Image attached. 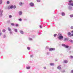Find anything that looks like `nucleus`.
Instances as JSON below:
<instances>
[{
  "label": "nucleus",
  "instance_id": "obj_1",
  "mask_svg": "<svg viewBox=\"0 0 73 73\" xmlns=\"http://www.w3.org/2000/svg\"><path fill=\"white\" fill-rule=\"evenodd\" d=\"M58 38L59 40H63L64 36L62 35V34L59 33L58 34Z\"/></svg>",
  "mask_w": 73,
  "mask_h": 73
},
{
  "label": "nucleus",
  "instance_id": "obj_2",
  "mask_svg": "<svg viewBox=\"0 0 73 73\" xmlns=\"http://www.w3.org/2000/svg\"><path fill=\"white\" fill-rule=\"evenodd\" d=\"M69 3H68V5H70V6H72V7H73V1L72 0H70L69 1H68Z\"/></svg>",
  "mask_w": 73,
  "mask_h": 73
},
{
  "label": "nucleus",
  "instance_id": "obj_3",
  "mask_svg": "<svg viewBox=\"0 0 73 73\" xmlns=\"http://www.w3.org/2000/svg\"><path fill=\"white\" fill-rule=\"evenodd\" d=\"M56 50V48H49V51L50 52V51H54Z\"/></svg>",
  "mask_w": 73,
  "mask_h": 73
},
{
  "label": "nucleus",
  "instance_id": "obj_4",
  "mask_svg": "<svg viewBox=\"0 0 73 73\" xmlns=\"http://www.w3.org/2000/svg\"><path fill=\"white\" fill-rule=\"evenodd\" d=\"M29 5L31 7H33L34 5L35 4H34L32 2H31L29 3Z\"/></svg>",
  "mask_w": 73,
  "mask_h": 73
},
{
  "label": "nucleus",
  "instance_id": "obj_5",
  "mask_svg": "<svg viewBox=\"0 0 73 73\" xmlns=\"http://www.w3.org/2000/svg\"><path fill=\"white\" fill-rule=\"evenodd\" d=\"M68 9L69 11H72V7L70 6H69L68 7Z\"/></svg>",
  "mask_w": 73,
  "mask_h": 73
},
{
  "label": "nucleus",
  "instance_id": "obj_6",
  "mask_svg": "<svg viewBox=\"0 0 73 73\" xmlns=\"http://www.w3.org/2000/svg\"><path fill=\"white\" fill-rule=\"evenodd\" d=\"M63 62L64 63V64H67V63L68 62V61L66 60H64Z\"/></svg>",
  "mask_w": 73,
  "mask_h": 73
},
{
  "label": "nucleus",
  "instance_id": "obj_7",
  "mask_svg": "<svg viewBox=\"0 0 73 73\" xmlns=\"http://www.w3.org/2000/svg\"><path fill=\"white\" fill-rule=\"evenodd\" d=\"M61 15L62 16H65V13L64 12H62L61 13Z\"/></svg>",
  "mask_w": 73,
  "mask_h": 73
},
{
  "label": "nucleus",
  "instance_id": "obj_8",
  "mask_svg": "<svg viewBox=\"0 0 73 73\" xmlns=\"http://www.w3.org/2000/svg\"><path fill=\"white\" fill-rule=\"evenodd\" d=\"M19 32L22 35H23V34H24V31L22 30H20Z\"/></svg>",
  "mask_w": 73,
  "mask_h": 73
},
{
  "label": "nucleus",
  "instance_id": "obj_9",
  "mask_svg": "<svg viewBox=\"0 0 73 73\" xmlns=\"http://www.w3.org/2000/svg\"><path fill=\"white\" fill-rule=\"evenodd\" d=\"M22 13H23V12L21 11H20L19 12V14L20 16L22 15Z\"/></svg>",
  "mask_w": 73,
  "mask_h": 73
},
{
  "label": "nucleus",
  "instance_id": "obj_10",
  "mask_svg": "<svg viewBox=\"0 0 73 73\" xmlns=\"http://www.w3.org/2000/svg\"><path fill=\"white\" fill-rule=\"evenodd\" d=\"M19 4L20 6H22L23 4V3L22 2H20L19 3Z\"/></svg>",
  "mask_w": 73,
  "mask_h": 73
},
{
  "label": "nucleus",
  "instance_id": "obj_11",
  "mask_svg": "<svg viewBox=\"0 0 73 73\" xmlns=\"http://www.w3.org/2000/svg\"><path fill=\"white\" fill-rule=\"evenodd\" d=\"M68 38H65L64 39V41H68Z\"/></svg>",
  "mask_w": 73,
  "mask_h": 73
},
{
  "label": "nucleus",
  "instance_id": "obj_12",
  "mask_svg": "<svg viewBox=\"0 0 73 73\" xmlns=\"http://www.w3.org/2000/svg\"><path fill=\"white\" fill-rule=\"evenodd\" d=\"M67 52H68V53H69V54H71L72 53V51L70 50H68Z\"/></svg>",
  "mask_w": 73,
  "mask_h": 73
},
{
  "label": "nucleus",
  "instance_id": "obj_13",
  "mask_svg": "<svg viewBox=\"0 0 73 73\" xmlns=\"http://www.w3.org/2000/svg\"><path fill=\"white\" fill-rule=\"evenodd\" d=\"M67 35H68L69 36H70L71 35V33L70 32H69L67 33Z\"/></svg>",
  "mask_w": 73,
  "mask_h": 73
},
{
  "label": "nucleus",
  "instance_id": "obj_14",
  "mask_svg": "<svg viewBox=\"0 0 73 73\" xmlns=\"http://www.w3.org/2000/svg\"><path fill=\"white\" fill-rule=\"evenodd\" d=\"M8 30L9 31H12L11 29L9 27H8Z\"/></svg>",
  "mask_w": 73,
  "mask_h": 73
},
{
  "label": "nucleus",
  "instance_id": "obj_15",
  "mask_svg": "<svg viewBox=\"0 0 73 73\" xmlns=\"http://www.w3.org/2000/svg\"><path fill=\"white\" fill-rule=\"evenodd\" d=\"M50 66H53L54 65V64L53 63H50Z\"/></svg>",
  "mask_w": 73,
  "mask_h": 73
},
{
  "label": "nucleus",
  "instance_id": "obj_16",
  "mask_svg": "<svg viewBox=\"0 0 73 73\" xmlns=\"http://www.w3.org/2000/svg\"><path fill=\"white\" fill-rule=\"evenodd\" d=\"M57 68L58 69H59V70L61 69V68L60 66H58Z\"/></svg>",
  "mask_w": 73,
  "mask_h": 73
},
{
  "label": "nucleus",
  "instance_id": "obj_17",
  "mask_svg": "<svg viewBox=\"0 0 73 73\" xmlns=\"http://www.w3.org/2000/svg\"><path fill=\"white\" fill-rule=\"evenodd\" d=\"M49 48V46H46V49H49V48Z\"/></svg>",
  "mask_w": 73,
  "mask_h": 73
},
{
  "label": "nucleus",
  "instance_id": "obj_18",
  "mask_svg": "<svg viewBox=\"0 0 73 73\" xmlns=\"http://www.w3.org/2000/svg\"><path fill=\"white\" fill-rule=\"evenodd\" d=\"M66 45L65 44H62V46H64V47H65Z\"/></svg>",
  "mask_w": 73,
  "mask_h": 73
},
{
  "label": "nucleus",
  "instance_id": "obj_19",
  "mask_svg": "<svg viewBox=\"0 0 73 73\" xmlns=\"http://www.w3.org/2000/svg\"><path fill=\"white\" fill-rule=\"evenodd\" d=\"M14 31L15 32H17V29H15Z\"/></svg>",
  "mask_w": 73,
  "mask_h": 73
},
{
  "label": "nucleus",
  "instance_id": "obj_20",
  "mask_svg": "<svg viewBox=\"0 0 73 73\" xmlns=\"http://www.w3.org/2000/svg\"><path fill=\"white\" fill-rule=\"evenodd\" d=\"M61 72H62V73H65V70H62Z\"/></svg>",
  "mask_w": 73,
  "mask_h": 73
},
{
  "label": "nucleus",
  "instance_id": "obj_21",
  "mask_svg": "<svg viewBox=\"0 0 73 73\" xmlns=\"http://www.w3.org/2000/svg\"><path fill=\"white\" fill-rule=\"evenodd\" d=\"M31 68V67L30 66H28L26 67V69H29Z\"/></svg>",
  "mask_w": 73,
  "mask_h": 73
},
{
  "label": "nucleus",
  "instance_id": "obj_22",
  "mask_svg": "<svg viewBox=\"0 0 73 73\" xmlns=\"http://www.w3.org/2000/svg\"><path fill=\"white\" fill-rule=\"evenodd\" d=\"M7 37V35L4 34L3 35V38H5Z\"/></svg>",
  "mask_w": 73,
  "mask_h": 73
},
{
  "label": "nucleus",
  "instance_id": "obj_23",
  "mask_svg": "<svg viewBox=\"0 0 73 73\" xmlns=\"http://www.w3.org/2000/svg\"><path fill=\"white\" fill-rule=\"evenodd\" d=\"M13 5H12L10 7V9H13Z\"/></svg>",
  "mask_w": 73,
  "mask_h": 73
},
{
  "label": "nucleus",
  "instance_id": "obj_24",
  "mask_svg": "<svg viewBox=\"0 0 73 73\" xmlns=\"http://www.w3.org/2000/svg\"><path fill=\"white\" fill-rule=\"evenodd\" d=\"M69 46L68 45H66V46H65V48H69Z\"/></svg>",
  "mask_w": 73,
  "mask_h": 73
},
{
  "label": "nucleus",
  "instance_id": "obj_25",
  "mask_svg": "<svg viewBox=\"0 0 73 73\" xmlns=\"http://www.w3.org/2000/svg\"><path fill=\"white\" fill-rule=\"evenodd\" d=\"M50 53V52H47L46 53V55H47V56H49Z\"/></svg>",
  "mask_w": 73,
  "mask_h": 73
},
{
  "label": "nucleus",
  "instance_id": "obj_26",
  "mask_svg": "<svg viewBox=\"0 0 73 73\" xmlns=\"http://www.w3.org/2000/svg\"><path fill=\"white\" fill-rule=\"evenodd\" d=\"M69 41H70V42H72V43L73 42V40L71 39H70L69 40Z\"/></svg>",
  "mask_w": 73,
  "mask_h": 73
},
{
  "label": "nucleus",
  "instance_id": "obj_27",
  "mask_svg": "<svg viewBox=\"0 0 73 73\" xmlns=\"http://www.w3.org/2000/svg\"><path fill=\"white\" fill-rule=\"evenodd\" d=\"M3 3V1L2 0H0V5L2 4V3Z\"/></svg>",
  "mask_w": 73,
  "mask_h": 73
},
{
  "label": "nucleus",
  "instance_id": "obj_28",
  "mask_svg": "<svg viewBox=\"0 0 73 73\" xmlns=\"http://www.w3.org/2000/svg\"><path fill=\"white\" fill-rule=\"evenodd\" d=\"M70 17L72 18L73 17V15H70Z\"/></svg>",
  "mask_w": 73,
  "mask_h": 73
},
{
  "label": "nucleus",
  "instance_id": "obj_29",
  "mask_svg": "<svg viewBox=\"0 0 73 73\" xmlns=\"http://www.w3.org/2000/svg\"><path fill=\"white\" fill-rule=\"evenodd\" d=\"M3 32L4 33L5 32V31H6V30H5V29H3Z\"/></svg>",
  "mask_w": 73,
  "mask_h": 73
},
{
  "label": "nucleus",
  "instance_id": "obj_30",
  "mask_svg": "<svg viewBox=\"0 0 73 73\" xmlns=\"http://www.w3.org/2000/svg\"><path fill=\"white\" fill-rule=\"evenodd\" d=\"M36 1L37 2H38V3H40V2L41 1L40 0H36Z\"/></svg>",
  "mask_w": 73,
  "mask_h": 73
},
{
  "label": "nucleus",
  "instance_id": "obj_31",
  "mask_svg": "<svg viewBox=\"0 0 73 73\" xmlns=\"http://www.w3.org/2000/svg\"><path fill=\"white\" fill-rule=\"evenodd\" d=\"M7 4H10V2L9 1H7Z\"/></svg>",
  "mask_w": 73,
  "mask_h": 73
},
{
  "label": "nucleus",
  "instance_id": "obj_32",
  "mask_svg": "<svg viewBox=\"0 0 73 73\" xmlns=\"http://www.w3.org/2000/svg\"><path fill=\"white\" fill-rule=\"evenodd\" d=\"M16 7V5H14L13 6V9H15Z\"/></svg>",
  "mask_w": 73,
  "mask_h": 73
},
{
  "label": "nucleus",
  "instance_id": "obj_33",
  "mask_svg": "<svg viewBox=\"0 0 73 73\" xmlns=\"http://www.w3.org/2000/svg\"><path fill=\"white\" fill-rule=\"evenodd\" d=\"M29 40H30V41H32V40H33V39H32V38H29Z\"/></svg>",
  "mask_w": 73,
  "mask_h": 73
},
{
  "label": "nucleus",
  "instance_id": "obj_34",
  "mask_svg": "<svg viewBox=\"0 0 73 73\" xmlns=\"http://www.w3.org/2000/svg\"><path fill=\"white\" fill-rule=\"evenodd\" d=\"M30 57H31V58H33V55H31L30 56Z\"/></svg>",
  "mask_w": 73,
  "mask_h": 73
},
{
  "label": "nucleus",
  "instance_id": "obj_35",
  "mask_svg": "<svg viewBox=\"0 0 73 73\" xmlns=\"http://www.w3.org/2000/svg\"><path fill=\"white\" fill-rule=\"evenodd\" d=\"M18 20L20 21H22V19H21V18H20L18 19Z\"/></svg>",
  "mask_w": 73,
  "mask_h": 73
},
{
  "label": "nucleus",
  "instance_id": "obj_36",
  "mask_svg": "<svg viewBox=\"0 0 73 73\" xmlns=\"http://www.w3.org/2000/svg\"><path fill=\"white\" fill-rule=\"evenodd\" d=\"M11 25L12 26H15V24H14L13 23H11Z\"/></svg>",
  "mask_w": 73,
  "mask_h": 73
},
{
  "label": "nucleus",
  "instance_id": "obj_37",
  "mask_svg": "<svg viewBox=\"0 0 73 73\" xmlns=\"http://www.w3.org/2000/svg\"><path fill=\"white\" fill-rule=\"evenodd\" d=\"M10 33V35H13V33H12V31H11Z\"/></svg>",
  "mask_w": 73,
  "mask_h": 73
},
{
  "label": "nucleus",
  "instance_id": "obj_38",
  "mask_svg": "<svg viewBox=\"0 0 73 73\" xmlns=\"http://www.w3.org/2000/svg\"><path fill=\"white\" fill-rule=\"evenodd\" d=\"M27 49L28 50H30V47H27Z\"/></svg>",
  "mask_w": 73,
  "mask_h": 73
},
{
  "label": "nucleus",
  "instance_id": "obj_39",
  "mask_svg": "<svg viewBox=\"0 0 73 73\" xmlns=\"http://www.w3.org/2000/svg\"><path fill=\"white\" fill-rule=\"evenodd\" d=\"M54 37H56L57 36V34H55L54 35Z\"/></svg>",
  "mask_w": 73,
  "mask_h": 73
},
{
  "label": "nucleus",
  "instance_id": "obj_40",
  "mask_svg": "<svg viewBox=\"0 0 73 73\" xmlns=\"http://www.w3.org/2000/svg\"><path fill=\"white\" fill-rule=\"evenodd\" d=\"M15 26H16V27H18L19 26V25L17 24H15Z\"/></svg>",
  "mask_w": 73,
  "mask_h": 73
},
{
  "label": "nucleus",
  "instance_id": "obj_41",
  "mask_svg": "<svg viewBox=\"0 0 73 73\" xmlns=\"http://www.w3.org/2000/svg\"><path fill=\"white\" fill-rule=\"evenodd\" d=\"M35 35H33L32 36V38H35Z\"/></svg>",
  "mask_w": 73,
  "mask_h": 73
},
{
  "label": "nucleus",
  "instance_id": "obj_42",
  "mask_svg": "<svg viewBox=\"0 0 73 73\" xmlns=\"http://www.w3.org/2000/svg\"><path fill=\"white\" fill-rule=\"evenodd\" d=\"M70 58H73V56H70Z\"/></svg>",
  "mask_w": 73,
  "mask_h": 73
},
{
  "label": "nucleus",
  "instance_id": "obj_43",
  "mask_svg": "<svg viewBox=\"0 0 73 73\" xmlns=\"http://www.w3.org/2000/svg\"><path fill=\"white\" fill-rule=\"evenodd\" d=\"M43 68L44 69H46V66L44 67Z\"/></svg>",
  "mask_w": 73,
  "mask_h": 73
},
{
  "label": "nucleus",
  "instance_id": "obj_44",
  "mask_svg": "<svg viewBox=\"0 0 73 73\" xmlns=\"http://www.w3.org/2000/svg\"><path fill=\"white\" fill-rule=\"evenodd\" d=\"M71 73H73V70H71Z\"/></svg>",
  "mask_w": 73,
  "mask_h": 73
},
{
  "label": "nucleus",
  "instance_id": "obj_45",
  "mask_svg": "<svg viewBox=\"0 0 73 73\" xmlns=\"http://www.w3.org/2000/svg\"><path fill=\"white\" fill-rule=\"evenodd\" d=\"M9 18H11L12 17V15H9Z\"/></svg>",
  "mask_w": 73,
  "mask_h": 73
},
{
  "label": "nucleus",
  "instance_id": "obj_46",
  "mask_svg": "<svg viewBox=\"0 0 73 73\" xmlns=\"http://www.w3.org/2000/svg\"><path fill=\"white\" fill-rule=\"evenodd\" d=\"M55 61H58V59H55Z\"/></svg>",
  "mask_w": 73,
  "mask_h": 73
},
{
  "label": "nucleus",
  "instance_id": "obj_47",
  "mask_svg": "<svg viewBox=\"0 0 73 73\" xmlns=\"http://www.w3.org/2000/svg\"><path fill=\"white\" fill-rule=\"evenodd\" d=\"M70 28H71V29H73V26H71V27Z\"/></svg>",
  "mask_w": 73,
  "mask_h": 73
},
{
  "label": "nucleus",
  "instance_id": "obj_48",
  "mask_svg": "<svg viewBox=\"0 0 73 73\" xmlns=\"http://www.w3.org/2000/svg\"><path fill=\"white\" fill-rule=\"evenodd\" d=\"M11 9V8H10V7H8L7 9Z\"/></svg>",
  "mask_w": 73,
  "mask_h": 73
},
{
  "label": "nucleus",
  "instance_id": "obj_49",
  "mask_svg": "<svg viewBox=\"0 0 73 73\" xmlns=\"http://www.w3.org/2000/svg\"><path fill=\"white\" fill-rule=\"evenodd\" d=\"M70 36H73V34L72 33V34H71Z\"/></svg>",
  "mask_w": 73,
  "mask_h": 73
},
{
  "label": "nucleus",
  "instance_id": "obj_50",
  "mask_svg": "<svg viewBox=\"0 0 73 73\" xmlns=\"http://www.w3.org/2000/svg\"><path fill=\"white\" fill-rule=\"evenodd\" d=\"M24 20H25V21H27V19H26V18L25 19H24Z\"/></svg>",
  "mask_w": 73,
  "mask_h": 73
},
{
  "label": "nucleus",
  "instance_id": "obj_51",
  "mask_svg": "<svg viewBox=\"0 0 73 73\" xmlns=\"http://www.w3.org/2000/svg\"><path fill=\"white\" fill-rule=\"evenodd\" d=\"M38 34H39V35H41V33L40 32H38Z\"/></svg>",
  "mask_w": 73,
  "mask_h": 73
},
{
  "label": "nucleus",
  "instance_id": "obj_52",
  "mask_svg": "<svg viewBox=\"0 0 73 73\" xmlns=\"http://www.w3.org/2000/svg\"><path fill=\"white\" fill-rule=\"evenodd\" d=\"M39 27H40V28H42V26H41V25H40V26H39Z\"/></svg>",
  "mask_w": 73,
  "mask_h": 73
},
{
  "label": "nucleus",
  "instance_id": "obj_53",
  "mask_svg": "<svg viewBox=\"0 0 73 73\" xmlns=\"http://www.w3.org/2000/svg\"><path fill=\"white\" fill-rule=\"evenodd\" d=\"M71 33H72L73 34V30H72L71 31Z\"/></svg>",
  "mask_w": 73,
  "mask_h": 73
},
{
  "label": "nucleus",
  "instance_id": "obj_54",
  "mask_svg": "<svg viewBox=\"0 0 73 73\" xmlns=\"http://www.w3.org/2000/svg\"><path fill=\"white\" fill-rule=\"evenodd\" d=\"M1 34H2L1 33H0V36L1 35Z\"/></svg>",
  "mask_w": 73,
  "mask_h": 73
},
{
  "label": "nucleus",
  "instance_id": "obj_55",
  "mask_svg": "<svg viewBox=\"0 0 73 73\" xmlns=\"http://www.w3.org/2000/svg\"><path fill=\"white\" fill-rule=\"evenodd\" d=\"M7 22L8 23H9V21H8Z\"/></svg>",
  "mask_w": 73,
  "mask_h": 73
}]
</instances>
